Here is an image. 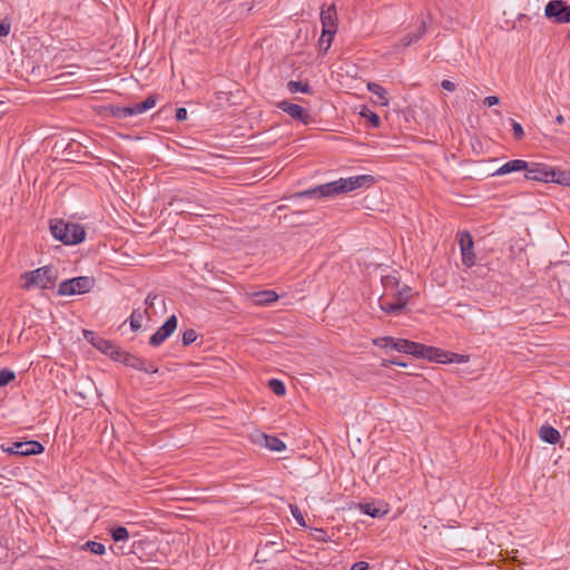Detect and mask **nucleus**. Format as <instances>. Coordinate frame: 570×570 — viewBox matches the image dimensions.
I'll return each instance as SVG.
<instances>
[{"instance_id":"f257e3e1","label":"nucleus","mask_w":570,"mask_h":570,"mask_svg":"<svg viewBox=\"0 0 570 570\" xmlns=\"http://www.w3.org/2000/svg\"><path fill=\"white\" fill-rule=\"evenodd\" d=\"M375 183L372 175H358L347 178H340L334 181L315 186L314 188L296 193V198H328L340 194H345L360 188H367Z\"/></svg>"},{"instance_id":"f03ea898","label":"nucleus","mask_w":570,"mask_h":570,"mask_svg":"<svg viewBox=\"0 0 570 570\" xmlns=\"http://www.w3.org/2000/svg\"><path fill=\"white\" fill-rule=\"evenodd\" d=\"M52 236L65 245H76L86 237L85 227L77 223L57 220L50 225Z\"/></svg>"},{"instance_id":"7ed1b4c3","label":"nucleus","mask_w":570,"mask_h":570,"mask_svg":"<svg viewBox=\"0 0 570 570\" xmlns=\"http://www.w3.org/2000/svg\"><path fill=\"white\" fill-rule=\"evenodd\" d=\"M24 284L22 288L30 289L31 287H39L41 289L53 288L58 279L57 271L51 266H42L37 269L26 272L22 275Z\"/></svg>"},{"instance_id":"20e7f679","label":"nucleus","mask_w":570,"mask_h":570,"mask_svg":"<svg viewBox=\"0 0 570 570\" xmlns=\"http://www.w3.org/2000/svg\"><path fill=\"white\" fill-rule=\"evenodd\" d=\"M158 101L157 95L148 96L144 101L130 106H110L109 110L112 117L117 119H126L128 117L144 114L154 108Z\"/></svg>"},{"instance_id":"39448f33","label":"nucleus","mask_w":570,"mask_h":570,"mask_svg":"<svg viewBox=\"0 0 570 570\" xmlns=\"http://www.w3.org/2000/svg\"><path fill=\"white\" fill-rule=\"evenodd\" d=\"M96 284L94 277L90 276H78L70 279H66L60 283L58 288V295L71 296L76 294H85L90 292Z\"/></svg>"},{"instance_id":"423d86ee","label":"nucleus","mask_w":570,"mask_h":570,"mask_svg":"<svg viewBox=\"0 0 570 570\" xmlns=\"http://www.w3.org/2000/svg\"><path fill=\"white\" fill-rule=\"evenodd\" d=\"M393 350L409 355H413L415 357L426 358L429 361L430 357H434L433 355L438 353L434 350V346H428L404 338H394Z\"/></svg>"},{"instance_id":"0eeeda50","label":"nucleus","mask_w":570,"mask_h":570,"mask_svg":"<svg viewBox=\"0 0 570 570\" xmlns=\"http://www.w3.org/2000/svg\"><path fill=\"white\" fill-rule=\"evenodd\" d=\"M116 361L121 362L126 366H129V367L135 368L140 372L150 373V374H155L158 372V367L154 363L148 362L147 360H145L140 356L130 354L129 352L124 351V350H120V353L117 356Z\"/></svg>"},{"instance_id":"6e6552de","label":"nucleus","mask_w":570,"mask_h":570,"mask_svg":"<svg viewBox=\"0 0 570 570\" xmlns=\"http://www.w3.org/2000/svg\"><path fill=\"white\" fill-rule=\"evenodd\" d=\"M546 17L557 23L570 22V4L563 0H551L544 9Z\"/></svg>"},{"instance_id":"1a4fd4ad","label":"nucleus","mask_w":570,"mask_h":570,"mask_svg":"<svg viewBox=\"0 0 570 570\" xmlns=\"http://www.w3.org/2000/svg\"><path fill=\"white\" fill-rule=\"evenodd\" d=\"M458 242L462 255V264L465 267H472L475 265L476 256L474 253V242L471 234L468 230L459 232Z\"/></svg>"},{"instance_id":"9d476101","label":"nucleus","mask_w":570,"mask_h":570,"mask_svg":"<svg viewBox=\"0 0 570 570\" xmlns=\"http://www.w3.org/2000/svg\"><path fill=\"white\" fill-rule=\"evenodd\" d=\"M1 448L2 451L6 453L21 456L40 454L45 451V446L40 442L35 440L14 442L12 443V445L8 448H4L3 445Z\"/></svg>"},{"instance_id":"9b49d317","label":"nucleus","mask_w":570,"mask_h":570,"mask_svg":"<svg viewBox=\"0 0 570 570\" xmlns=\"http://www.w3.org/2000/svg\"><path fill=\"white\" fill-rule=\"evenodd\" d=\"M177 317L169 316L166 322L150 336L149 344L151 346L161 345L177 328Z\"/></svg>"},{"instance_id":"f8f14e48","label":"nucleus","mask_w":570,"mask_h":570,"mask_svg":"<svg viewBox=\"0 0 570 570\" xmlns=\"http://www.w3.org/2000/svg\"><path fill=\"white\" fill-rule=\"evenodd\" d=\"M277 108L289 115L293 119L301 121L304 125L309 124L311 114L297 104L288 100H283L277 104Z\"/></svg>"},{"instance_id":"ddd939ff","label":"nucleus","mask_w":570,"mask_h":570,"mask_svg":"<svg viewBox=\"0 0 570 570\" xmlns=\"http://www.w3.org/2000/svg\"><path fill=\"white\" fill-rule=\"evenodd\" d=\"M551 167L541 163H528V169L524 170V178L528 180L550 183Z\"/></svg>"},{"instance_id":"4468645a","label":"nucleus","mask_w":570,"mask_h":570,"mask_svg":"<svg viewBox=\"0 0 570 570\" xmlns=\"http://www.w3.org/2000/svg\"><path fill=\"white\" fill-rule=\"evenodd\" d=\"M321 22L322 28L324 29V36H335L338 24L336 8L334 4H331L327 8H322Z\"/></svg>"},{"instance_id":"2eb2a0df","label":"nucleus","mask_w":570,"mask_h":570,"mask_svg":"<svg viewBox=\"0 0 570 570\" xmlns=\"http://www.w3.org/2000/svg\"><path fill=\"white\" fill-rule=\"evenodd\" d=\"M434 350L438 352L434 356L430 357V361H434L436 363L441 364H448V363H465L469 361V356L456 354V353H448L441 348L434 347Z\"/></svg>"},{"instance_id":"dca6fc26","label":"nucleus","mask_w":570,"mask_h":570,"mask_svg":"<svg viewBox=\"0 0 570 570\" xmlns=\"http://www.w3.org/2000/svg\"><path fill=\"white\" fill-rule=\"evenodd\" d=\"M525 169H528V161L522 159H513L503 164L499 169H497L493 176H503L514 171H524Z\"/></svg>"},{"instance_id":"f3484780","label":"nucleus","mask_w":570,"mask_h":570,"mask_svg":"<svg viewBox=\"0 0 570 570\" xmlns=\"http://www.w3.org/2000/svg\"><path fill=\"white\" fill-rule=\"evenodd\" d=\"M97 350L102 352L106 355H109L112 360H117V356L120 353V347L115 344V342L100 337L95 346Z\"/></svg>"},{"instance_id":"a211bd4d","label":"nucleus","mask_w":570,"mask_h":570,"mask_svg":"<svg viewBox=\"0 0 570 570\" xmlns=\"http://www.w3.org/2000/svg\"><path fill=\"white\" fill-rule=\"evenodd\" d=\"M259 443L263 446L276 452H281L286 448L285 443L279 438L274 435L262 434Z\"/></svg>"},{"instance_id":"6ab92c4d","label":"nucleus","mask_w":570,"mask_h":570,"mask_svg":"<svg viewBox=\"0 0 570 570\" xmlns=\"http://www.w3.org/2000/svg\"><path fill=\"white\" fill-rule=\"evenodd\" d=\"M539 436L549 444H556L560 440L559 431L551 425H542L539 431Z\"/></svg>"},{"instance_id":"aec40b11","label":"nucleus","mask_w":570,"mask_h":570,"mask_svg":"<svg viewBox=\"0 0 570 570\" xmlns=\"http://www.w3.org/2000/svg\"><path fill=\"white\" fill-rule=\"evenodd\" d=\"M550 183L570 187V170H562L551 167Z\"/></svg>"},{"instance_id":"412c9836","label":"nucleus","mask_w":570,"mask_h":570,"mask_svg":"<svg viewBox=\"0 0 570 570\" xmlns=\"http://www.w3.org/2000/svg\"><path fill=\"white\" fill-rule=\"evenodd\" d=\"M255 303L258 305H269L277 301L278 295L271 289L259 291L254 293Z\"/></svg>"},{"instance_id":"4be33fe9","label":"nucleus","mask_w":570,"mask_h":570,"mask_svg":"<svg viewBox=\"0 0 570 570\" xmlns=\"http://www.w3.org/2000/svg\"><path fill=\"white\" fill-rule=\"evenodd\" d=\"M426 32V24L424 21L421 22V24L417 27V29L414 32H411L406 35L404 38H402L401 43L403 47H409L412 43H415L419 41Z\"/></svg>"},{"instance_id":"5701e85b","label":"nucleus","mask_w":570,"mask_h":570,"mask_svg":"<svg viewBox=\"0 0 570 570\" xmlns=\"http://www.w3.org/2000/svg\"><path fill=\"white\" fill-rule=\"evenodd\" d=\"M413 295V289L409 285H403L401 288L395 289L393 293V298L405 308L411 296Z\"/></svg>"},{"instance_id":"b1692460","label":"nucleus","mask_w":570,"mask_h":570,"mask_svg":"<svg viewBox=\"0 0 570 570\" xmlns=\"http://www.w3.org/2000/svg\"><path fill=\"white\" fill-rule=\"evenodd\" d=\"M367 88L371 92L379 97L382 106L389 105L387 92L382 86L375 82H368Z\"/></svg>"},{"instance_id":"393cba45","label":"nucleus","mask_w":570,"mask_h":570,"mask_svg":"<svg viewBox=\"0 0 570 570\" xmlns=\"http://www.w3.org/2000/svg\"><path fill=\"white\" fill-rule=\"evenodd\" d=\"M286 86H287L288 91L292 94H296V92L311 94L312 92V88L307 82L291 80L287 82Z\"/></svg>"},{"instance_id":"a878e982","label":"nucleus","mask_w":570,"mask_h":570,"mask_svg":"<svg viewBox=\"0 0 570 570\" xmlns=\"http://www.w3.org/2000/svg\"><path fill=\"white\" fill-rule=\"evenodd\" d=\"M360 509L363 513L372 518H381L386 513V510L376 508L373 503H363L360 505Z\"/></svg>"},{"instance_id":"bb28decb","label":"nucleus","mask_w":570,"mask_h":570,"mask_svg":"<svg viewBox=\"0 0 570 570\" xmlns=\"http://www.w3.org/2000/svg\"><path fill=\"white\" fill-rule=\"evenodd\" d=\"M382 285L385 291H395L400 286V279L396 275H385L382 277Z\"/></svg>"},{"instance_id":"cd10ccee","label":"nucleus","mask_w":570,"mask_h":570,"mask_svg":"<svg viewBox=\"0 0 570 570\" xmlns=\"http://www.w3.org/2000/svg\"><path fill=\"white\" fill-rule=\"evenodd\" d=\"M381 308L387 314H399L404 309L402 304H399L394 298L392 302H382Z\"/></svg>"},{"instance_id":"c85d7f7f","label":"nucleus","mask_w":570,"mask_h":570,"mask_svg":"<svg viewBox=\"0 0 570 570\" xmlns=\"http://www.w3.org/2000/svg\"><path fill=\"white\" fill-rule=\"evenodd\" d=\"M268 387L277 396H283L286 393L285 384L278 379H271L268 381Z\"/></svg>"},{"instance_id":"c756f323","label":"nucleus","mask_w":570,"mask_h":570,"mask_svg":"<svg viewBox=\"0 0 570 570\" xmlns=\"http://www.w3.org/2000/svg\"><path fill=\"white\" fill-rule=\"evenodd\" d=\"M82 550H89L90 552L95 554H104L106 549L105 546L97 541H87L82 547Z\"/></svg>"},{"instance_id":"7c9ffc66","label":"nucleus","mask_w":570,"mask_h":570,"mask_svg":"<svg viewBox=\"0 0 570 570\" xmlns=\"http://www.w3.org/2000/svg\"><path fill=\"white\" fill-rule=\"evenodd\" d=\"M142 313L139 309H134L130 317V328L136 332L141 327Z\"/></svg>"},{"instance_id":"2f4dec72","label":"nucleus","mask_w":570,"mask_h":570,"mask_svg":"<svg viewBox=\"0 0 570 570\" xmlns=\"http://www.w3.org/2000/svg\"><path fill=\"white\" fill-rule=\"evenodd\" d=\"M111 538L116 542L126 541L129 538V532H128V530L125 527L119 525V527H117V528L111 530Z\"/></svg>"},{"instance_id":"473e14b6","label":"nucleus","mask_w":570,"mask_h":570,"mask_svg":"<svg viewBox=\"0 0 570 570\" xmlns=\"http://www.w3.org/2000/svg\"><path fill=\"white\" fill-rule=\"evenodd\" d=\"M16 379V373L9 368L0 371V387L8 385Z\"/></svg>"},{"instance_id":"72a5a7b5","label":"nucleus","mask_w":570,"mask_h":570,"mask_svg":"<svg viewBox=\"0 0 570 570\" xmlns=\"http://www.w3.org/2000/svg\"><path fill=\"white\" fill-rule=\"evenodd\" d=\"M361 115L367 119L373 128H377L380 126L381 119L377 114L366 109L365 111L361 112Z\"/></svg>"},{"instance_id":"f704fd0d","label":"nucleus","mask_w":570,"mask_h":570,"mask_svg":"<svg viewBox=\"0 0 570 570\" xmlns=\"http://www.w3.org/2000/svg\"><path fill=\"white\" fill-rule=\"evenodd\" d=\"M197 336L198 335L195 330H193V328L186 330L183 333V338H181L183 345L188 346V345L193 344L197 340Z\"/></svg>"},{"instance_id":"c9c22d12","label":"nucleus","mask_w":570,"mask_h":570,"mask_svg":"<svg viewBox=\"0 0 570 570\" xmlns=\"http://www.w3.org/2000/svg\"><path fill=\"white\" fill-rule=\"evenodd\" d=\"M393 342L394 337L391 336L377 337L373 341L374 345L376 346L391 348H393Z\"/></svg>"},{"instance_id":"e433bc0d","label":"nucleus","mask_w":570,"mask_h":570,"mask_svg":"<svg viewBox=\"0 0 570 570\" xmlns=\"http://www.w3.org/2000/svg\"><path fill=\"white\" fill-rule=\"evenodd\" d=\"M291 512L294 517V519L297 521V523L302 527H306L305 519L303 517V513L301 512L299 508L297 505H291L289 507Z\"/></svg>"},{"instance_id":"4c0bfd02","label":"nucleus","mask_w":570,"mask_h":570,"mask_svg":"<svg viewBox=\"0 0 570 570\" xmlns=\"http://www.w3.org/2000/svg\"><path fill=\"white\" fill-rule=\"evenodd\" d=\"M334 36H324V29L322 30V35L320 38V47L324 48L325 51H327L332 45Z\"/></svg>"},{"instance_id":"58836bf2","label":"nucleus","mask_w":570,"mask_h":570,"mask_svg":"<svg viewBox=\"0 0 570 570\" xmlns=\"http://www.w3.org/2000/svg\"><path fill=\"white\" fill-rule=\"evenodd\" d=\"M83 337L92 345L96 346L98 340L101 337L94 331L85 330Z\"/></svg>"},{"instance_id":"ea45409f","label":"nucleus","mask_w":570,"mask_h":570,"mask_svg":"<svg viewBox=\"0 0 570 570\" xmlns=\"http://www.w3.org/2000/svg\"><path fill=\"white\" fill-rule=\"evenodd\" d=\"M512 134L515 139H521L524 136L523 127L521 124L512 120Z\"/></svg>"},{"instance_id":"a19ab883","label":"nucleus","mask_w":570,"mask_h":570,"mask_svg":"<svg viewBox=\"0 0 570 570\" xmlns=\"http://www.w3.org/2000/svg\"><path fill=\"white\" fill-rule=\"evenodd\" d=\"M11 30V22L8 20H3L0 22V37H6L9 35Z\"/></svg>"},{"instance_id":"79ce46f5","label":"nucleus","mask_w":570,"mask_h":570,"mask_svg":"<svg viewBox=\"0 0 570 570\" xmlns=\"http://www.w3.org/2000/svg\"><path fill=\"white\" fill-rule=\"evenodd\" d=\"M441 87H442V89L450 91V92L454 91L456 88L455 83L448 79H444L441 81Z\"/></svg>"},{"instance_id":"37998d69","label":"nucleus","mask_w":570,"mask_h":570,"mask_svg":"<svg viewBox=\"0 0 570 570\" xmlns=\"http://www.w3.org/2000/svg\"><path fill=\"white\" fill-rule=\"evenodd\" d=\"M500 102V99L498 96H488L484 98L483 104L488 107L495 106Z\"/></svg>"},{"instance_id":"c03bdc74","label":"nucleus","mask_w":570,"mask_h":570,"mask_svg":"<svg viewBox=\"0 0 570 570\" xmlns=\"http://www.w3.org/2000/svg\"><path fill=\"white\" fill-rule=\"evenodd\" d=\"M187 109L184 107H179L176 109V119L179 121H184L187 119Z\"/></svg>"},{"instance_id":"a18cd8bd","label":"nucleus","mask_w":570,"mask_h":570,"mask_svg":"<svg viewBox=\"0 0 570 570\" xmlns=\"http://www.w3.org/2000/svg\"><path fill=\"white\" fill-rule=\"evenodd\" d=\"M370 568L368 563L365 561H357L352 564L351 570H367Z\"/></svg>"},{"instance_id":"49530a36","label":"nucleus","mask_w":570,"mask_h":570,"mask_svg":"<svg viewBox=\"0 0 570 570\" xmlns=\"http://www.w3.org/2000/svg\"><path fill=\"white\" fill-rule=\"evenodd\" d=\"M157 298L156 294L149 293L145 299V303L148 307H153L155 304V299Z\"/></svg>"},{"instance_id":"de8ad7c7","label":"nucleus","mask_w":570,"mask_h":570,"mask_svg":"<svg viewBox=\"0 0 570 570\" xmlns=\"http://www.w3.org/2000/svg\"><path fill=\"white\" fill-rule=\"evenodd\" d=\"M468 96L470 97V99H471L472 101H475V100H478V98H479V96H478L476 91H474V90H469V91H468Z\"/></svg>"},{"instance_id":"09e8293b","label":"nucleus","mask_w":570,"mask_h":570,"mask_svg":"<svg viewBox=\"0 0 570 570\" xmlns=\"http://www.w3.org/2000/svg\"><path fill=\"white\" fill-rule=\"evenodd\" d=\"M389 363L391 364H395V365H399V366H403L405 367L406 366V363L405 362H401V361H397V360H390L387 361Z\"/></svg>"},{"instance_id":"8fccbe9b","label":"nucleus","mask_w":570,"mask_h":570,"mask_svg":"<svg viewBox=\"0 0 570 570\" xmlns=\"http://www.w3.org/2000/svg\"><path fill=\"white\" fill-rule=\"evenodd\" d=\"M557 124L563 125L564 124V117L562 115H558L556 118Z\"/></svg>"},{"instance_id":"3c124183","label":"nucleus","mask_w":570,"mask_h":570,"mask_svg":"<svg viewBox=\"0 0 570 570\" xmlns=\"http://www.w3.org/2000/svg\"><path fill=\"white\" fill-rule=\"evenodd\" d=\"M317 532L325 534V532L322 529H316Z\"/></svg>"}]
</instances>
